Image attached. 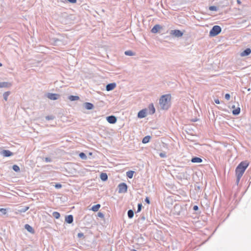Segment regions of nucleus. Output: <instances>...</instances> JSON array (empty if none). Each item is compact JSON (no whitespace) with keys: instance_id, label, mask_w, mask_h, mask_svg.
Returning <instances> with one entry per match:
<instances>
[{"instance_id":"18","label":"nucleus","mask_w":251,"mask_h":251,"mask_svg":"<svg viewBox=\"0 0 251 251\" xmlns=\"http://www.w3.org/2000/svg\"><path fill=\"white\" fill-rule=\"evenodd\" d=\"M202 161L201 158L197 156L193 157L191 159V162L193 163H201Z\"/></svg>"},{"instance_id":"43","label":"nucleus","mask_w":251,"mask_h":251,"mask_svg":"<svg viewBox=\"0 0 251 251\" xmlns=\"http://www.w3.org/2000/svg\"><path fill=\"white\" fill-rule=\"evenodd\" d=\"M145 201L146 203H147L148 204H150V199L148 197H146L145 200Z\"/></svg>"},{"instance_id":"26","label":"nucleus","mask_w":251,"mask_h":251,"mask_svg":"<svg viewBox=\"0 0 251 251\" xmlns=\"http://www.w3.org/2000/svg\"><path fill=\"white\" fill-rule=\"evenodd\" d=\"M240 112V107H237L236 109H235L232 111L233 115H235V116L239 115Z\"/></svg>"},{"instance_id":"44","label":"nucleus","mask_w":251,"mask_h":251,"mask_svg":"<svg viewBox=\"0 0 251 251\" xmlns=\"http://www.w3.org/2000/svg\"><path fill=\"white\" fill-rule=\"evenodd\" d=\"M54 43H55V45H58V42L60 41V40H59L58 39H54Z\"/></svg>"},{"instance_id":"53","label":"nucleus","mask_w":251,"mask_h":251,"mask_svg":"<svg viewBox=\"0 0 251 251\" xmlns=\"http://www.w3.org/2000/svg\"><path fill=\"white\" fill-rule=\"evenodd\" d=\"M2 66V64L0 62V67H1Z\"/></svg>"},{"instance_id":"34","label":"nucleus","mask_w":251,"mask_h":251,"mask_svg":"<svg viewBox=\"0 0 251 251\" xmlns=\"http://www.w3.org/2000/svg\"><path fill=\"white\" fill-rule=\"evenodd\" d=\"M142 203H138V208H137V210L136 212L138 213V212H140L142 209Z\"/></svg>"},{"instance_id":"28","label":"nucleus","mask_w":251,"mask_h":251,"mask_svg":"<svg viewBox=\"0 0 251 251\" xmlns=\"http://www.w3.org/2000/svg\"><path fill=\"white\" fill-rule=\"evenodd\" d=\"M134 172L133 171H129L126 172V176L129 178H132Z\"/></svg>"},{"instance_id":"16","label":"nucleus","mask_w":251,"mask_h":251,"mask_svg":"<svg viewBox=\"0 0 251 251\" xmlns=\"http://www.w3.org/2000/svg\"><path fill=\"white\" fill-rule=\"evenodd\" d=\"M74 218L73 215H69L65 217V221L68 224H72L73 222Z\"/></svg>"},{"instance_id":"9","label":"nucleus","mask_w":251,"mask_h":251,"mask_svg":"<svg viewBox=\"0 0 251 251\" xmlns=\"http://www.w3.org/2000/svg\"><path fill=\"white\" fill-rule=\"evenodd\" d=\"M147 110L144 109L140 110L138 113V117L139 118H143L147 116Z\"/></svg>"},{"instance_id":"32","label":"nucleus","mask_w":251,"mask_h":251,"mask_svg":"<svg viewBox=\"0 0 251 251\" xmlns=\"http://www.w3.org/2000/svg\"><path fill=\"white\" fill-rule=\"evenodd\" d=\"M79 156L82 159H87V156L84 152H80L79 154Z\"/></svg>"},{"instance_id":"14","label":"nucleus","mask_w":251,"mask_h":251,"mask_svg":"<svg viewBox=\"0 0 251 251\" xmlns=\"http://www.w3.org/2000/svg\"><path fill=\"white\" fill-rule=\"evenodd\" d=\"M12 84L8 82H0V88H9L11 86Z\"/></svg>"},{"instance_id":"19","label":"nucleus","mask_w":251,"mask_h":251,"mask_svg":"<svg viewBox=\"0 0 251 251\" xmlns=\"http://www.w3.org/2000/svg\"><path fill=\"white\" fill-rule=\"evenodd\" d=\"M100 178L102 181H106L108 179V176L106 173H102L100 175Z\"/></svg>"},{"instance_id":"50","label":"nucleus","mask_w":251,"mask_h":251,"mask_svg":"<svg viewBox=\"0 0 251 251\" xmlns=\"http://www.w3.org/2000/svg\"><path fill=\"white\" fill-rule=\"evenodd\" d=\"M237 2L238 4H240L241 3V2L240 0H237Z\"/></svg>"},{"instance_id":"31","label":"nucleus","mask_w":251,"mask_h":251,"mask_svg":"<svg viewBox=\"0 0 251 251\" xmlns=\"http://www.w3.org/2000/svg\"><path fill=\"white\" fill-rule=\"evenodd\" d=\"M12 169L14 171L16 172H18L20 171V167L17 165H14L12 166Z\"/></svg>"},{"instance_id":"48","label":"nucleus","mask_w":251,"mask_h":251,"mask_svg":"<svg viewBox=\"0 0 251 251\" xmlns=\"http://www.w3.org/2000/svg\"><path fill=\"white\" fill-rule=\"evenodd\" d=\"M0 211L1 212H2V213H3V214H5V213H6V209H4V208H1V209H0Z\"/></svg>"},{"instance_id":"7","label":"nucleus","mask_w":251,"mask_h":251,"mask_svg":"<svg viewBox=\"0 0 251 251\" xmlns=\"http://www.w3.org/2000/svg\"><path fill=\"white\" fill-rule=\"evenodd\" d=\"M170 34L178 38L181 37L183 35V33L179 30L175 29L171 30Z\"/></svg>"},{"instance_id":"52","label":"nucleus","mask_w":251,"mask_h":251,"mask_svg":"<svg viewBox=\"0 0 251 251\" xmlns=\"http://www.w3.org/2000/svg\"><path fill=\"white\" fill-rule=\"evenodd\" d=\"M131 251H137L136 250L133 249V250H131Z\"/></svg>"},{"instance_id":"38","label":"nucleus","mask_w":251,"mask_h":251,"mask_svg":"<svg viewBox=\"0 0 251 251\" xmlns=\"http://www.w3.org/2000/svg\"><path fill=\"white\" fill-rule=\"evenodd\" d=\"M54 119V117L53 116H47L46 117V119L47 120H51Z\"/></svg>"},{"instance_id":"45","label":"nucleus","mask_w":251,"mask_h":251,"mask_svg":"<svg viewBox=\"0 0 251 251\" xmlns=\"http://www.w3.org/2000/svg\"><path fill=\"white\" fill-rule=\"evenodd\" d=\"M77 236L79 238H81L82 237H83L84 236L83 233H78V234H77Z\"/></svg>"},{"instance_id":"35","label":"nucleus","mask_w":251,"mask_h":251,"mask_svg":"<svg viewBox=\"0 0 251 251\" xmlns=\"http://www.w3.org/2000/svg\"><path fill=\"white\" fill-rule=\"evenodd\" d=\"M159 156L161 158H166L167 157V155L166 154V153L165 152H162L159 153Z\"/></svg>"},{"instance_id":"39","label":"nucleus","mask_w":251,"mask_h":251,"mask_svg":"<svg viewBox=\"0 0 251 251\" xmlns=\"http://www.w3.org/2000/svg\"><path fill=\"white\" fill-rule=\"evenodd\" d=\"M138 242H140L141 243H143L145 241L144 238H143V237L141 236L139 238H138Z\"/></svg>"},{"instance_id":"10","label":"nucleus","mask_w":251,"mask_h":251,"mask_svg":"<svg viewBox=\"0 0 251 251\" xmlns=\"http://www.w3.org/2000/svg\"><path fill=\"white\" fill-rule=\"evenodd\" d=\"M1 154L4 157H9L13 155V153L12 152L9 150H2L1 151Z\"/></svg>"},{"instance_id":"6","label":"nucleus","mask_w":251,"mask_h":251,"mask_svg":"<svg viewBox=\"0 0 251 251\" xmlns=\"http://www.w3.org/2000/svg\"><path fill=\"white\" fill-rule=\"evenodd\" d=\"M118 188L119 193H125L127 191V186L125 183H121L119 184Z\"/></svg>"},{"instance_id":"51","label":"nucleus","mask_w":251,"mask_h":251,"mask_svg":"<svg viewBox=\"0 0 251 251\" xmlns=\"http://www.w3.org/2000/svg\"><path fill=\"white\" fill-rule=\"evenodd\" d=\"M142 219H143V220H145V217H144V216H143V217H142Z\"/></svg>"},{"instance_id":"17","label":"nucleus","mask_w":251,"mask_h":251,"mask_svg":"<svg viewBox=\"0 0 251 251\" xmlns=\"http://www.w3.org/2000/svg\"><path fill=\"white\" fill-rule=\"evenodd\" d=\"M161 28V26L159 25H155L151 29V31L152 33H156L159 29Z\"/></svg>"},{"instance_id":"3","label":"nucleus","mask_w":251,"mask_h":251,"mask_svg":"<svg viewBox=\"0 0 251 251\" xmlns=\"http://www.w3.org/2000/svg\"><path fill=\"white\" fill-rule=\"evenodd\" d=\"M173 213L175 215L179 216L184 214V209L180 205L176 204L173 208Z\"/></svg>"},{"instance_id":"12","label":"nucleus","mask_w":251,"mask_h":251,"mask_svg":"<svg viewBox=\"0 0 251 251\" xmlns=\"http://www.w3.org/2000/svg\"><path fill=\"white\" fill-rule=\"evenodd\" d=\"M116 86V84L115 83H111L108 84L106 86V90L107 91H110L113 90Z\"/></svg>"},{"instance_id":"5","label":"nucleus","mask_w":251,"mask_h":251,"mask_svg":"<svg viewBox=\"0 0 251 251\" xmlns=\"http://www.w3.org/2000/svg\"><path fill=\"white\" fill-rule=\"evenodd\" d=\"M46 97L51 100H57L60 98V95L58 94L48 93L46 95Z\"/></svg>"},{"instance_id":"24","label":"nucleus","mask_w":251,"mask_h":251,"mask_svg":"<svg viewBox=\"0 0 251 251\" xmlns=\"http://www.w3.org/2000/svg\"><path fill=\"white\" fill-rule=\"evenodd\" d=\"M10 94V91H7V92H4L3 93V99L5 100V101H7V100L8 97V96H9Z\"/></svg>"},{"instance_id":"13","label":"nucleus","mask_w":251,"mask_h":251,"mask_svg":"<svg viewBox=\"0 0 251 251\" xmlns=\"http://www.w3.org/2000/svg\"><path fill=\"white\" fill-rule=\"evenodd\" d=\"M83 107L87 110H91L94 108V106L92 103L88 102L83 103Z\"/></svg>"},{"instance_id":"49","label":"nucleus","mask_w":251,"mask_h":251,"mask_svg":"<svg viewBox=\"0 0 251 251\" xmlns=\"http://www.w3.org/2000/svg\"><path fill=\"white\" fill-rule=\"evenodd\" d=\"M214 101L216 104H219L220 103V100L218 99H215Z\"/></svg>"},{"instance_id":"36","label":"nucleus","mask_w":251,"mask_h":251,"mask_svg":"<svg viewBox=\"0 0 251 251\" xmlns=\"http://www.w3.org/2000/svg\"><path fill=\"white\" fill-rule=\"evenodd\" d=\"M241 176H236V183L238 185L239 181H240V180L241 178Z\"/></svg>"},{"instance_id":"8","label":"nucleus","mask_w":251,"mask_h":251,"mask_svg":"<svg viewBox=\"0 0 251 251\" xmlns=\"http://www.w3.org/2000/svg\"><path fill=\"white\" fill-rule=\"evenodd\" d=\"M106 120L109 123L114 124L116 123L117 119L115 116L111 115L106 117Z\"/></svg>"},{"instance_id":"21","label":"nucleus","mask_w":251,"mask_h":251,"mask_svg":"<svg viewBox=\"0 0 251 251\" xmlns=\"http://www.w3.org/2000/svg\"><path fill=\"white\" fill-rule=\"evenodd\" d=\"M25 227L28 232L30 233H33L34 232L33 228L28 224L25 225Z\"/></svg>"},{"instance_id":"41","label":"nucleus","mask_w":251,"mask_h":251,"mask_svg":"<svg viewBox=\"0 0 251 251\" xmlns=\"http://www.w3.org/2000/svg\"><path fill=\"white\" fill-rule=\"evenodd\" d=\"M55 187L57 189L61 188L62 187V185L60 183H57L55 185Z\"/></svg>"},{"instance_id":"2","label":"nucleus","mask_w":251,"mask_h":251,"mask_svg":"<svg viewBox=\"0 0 251 251\" xmlns=\"http://www.w3.org/2000/svg\"><path fill=\"white\" fill-rule=\"evenodd\" d=\"M249 164V163L247 161H242L239 163L235 169L236 176H242Z\"/></svg>"},{"instance_id":"27","label":"nucleus","mask_w":251,"mask_h":251,"mask_svg":"<svg viewBox=\"0 0 251 251\" xmlns=\"http://www.w3.org/2000/svg\"><path fill=\"white\" fill-rule=\"evenodd\" d=\"M127 215H128V217L129 219L132 218L134 216L133 211L131 209L128 210V211H127Z\"/></svg>"},{"instance_id":"37","label":"nucleus","mask_w":251,"mask_h":251,"mask_svg":"<svg viewBox=\"0 0 251 251\" xmlns=\"http://www.w3.org/2000/svg\"><path fill=\"white\" fill-rule=\"evenodd\" d=\"M98 216L101 218H104V215L102 212H99L98 213Z\"/></svg>"},{"instance_id":"40","label":"nucleus","mask_w":251,"mask_h":251,"mask_svg":"<svg viewBox=\"0 0 251 251\" xmlns=\"http://www.w3.org/2000/svg\"><path fill=\"white\" fill-rule=\"evenodd\" d=\"M44 160L46 162H50L51 161V159L50 157H45Z\"/></svg>"},{"instance_id":"46","label":"nucleus","mask_w":251,"mask_h":251,"mask_svg":"<svg viewBox=\"0 0 251 251\" xmlns=\"http://www.w3.org/2000/svg\"><path fill=\"white\" fill-rule=\"evenodd\" d=\"M199 209V207L197 205H194L193 206V210L194 211H197Z\"/></svg>"},{"instance_id":"25","label":"nucleus","mask_w":251,"mask_h":251,"mask_svg":"<svg viewBox=\"0 0 251 251\" xmlns=\"http://www.w3.org/2000/svg\"><path fill=\"white\" fill-rule=\"evenodd\" d=\"M28 209H29L28 206H25V207H21V208H20L18 210V211L20 213H24V212H25Z\"/></svg>"},{"instance_id":"22","label":"nucleus","mask_w":251,"mask_h":251,"mask_svg":"<svg viewBox=\"0 0 251 251\" xmlns=\"http://www.w3.org/2000/svg\"><path fill=\"white\" fill-rule=\"evenodd\" d=\"M151 137L150 136H146L144 137L142 140V143L144 144H146L149 142Z\"/></svg>"},{"instance_id":"29","label":"nucleus","mask_w":251,"mask_h":251,"mask_svg":"<svg viewBox=\"0 0 251 251\" xmlns=\"http://www.w3.org/2000/svg\"><path fill=\"white\" fill-rule=\"evenodd\" d=\"M52 216L55 219H58L59 218L60 215L59 212L54 211L52 213Z\"/></svg>"},{"instance_id":"1","label":"nucleus","mask_w":251,"mask_h":251,"mask_svg":"<svg viewBox=\"0 0 251 251\" xmlns=\"http://www.w3.org/2000/svg\"><path fill=\"white\" fill-rule=\"evenodd\" d=\"M171 96L170 94L164 95L161 97L159 104L161 109L167 110L171 106Z\"/></svg>"},{"instance_id":"15","label":"nucleus","mask_w":251,"mask_h":251,"mask_svg":"<svg viewBox=\"0 0 251 251\" xmlns=\"http://www.w3.org/2000/svg\"><path fill=\"white\" fill-rule=\"evenodd\" d=\"M251 53V50L247 48L240 53L241 56H246L249 55Z\"/></svg>"},{"instance_id":"23","label":"nucleus","mask_w":251,"mask_h":251,"mask_svg":"<svg viewBox=\"0 0 251 251\" xmlns=\"http://www.w3.org/2000/svg\"><path fill=\"white\" fill-rule=\"evenodd\" d=\"M100 207V204H97L93 205L91 209L94 212H96V211H98V210L99 209Z\"/></svg>"},{"instance_id":"4","label":"nucleus","mask_w":251,"mask_h":251,"mask_svg":"<svg viewBox=\"0 0 251 251\" xmlns=\"http://www.w3.org/2000/svg\"><path fill=\"white\" fill-rule=\"evenodd\" d=\"M221 31L222 28L220 26L217 25H214L210 31L209 36L214 37L220 33Z\"/></svg>"},{"instance_id":"30","label":"nucleus","mask_w":251,"mask_h":251,"mask_svg":"<svg viewBox=\"0 0 251 251\" xmlns=\"http://www.w3.org/2000/svg\"><path fill=\"white\" fill-rule=\"evenodd\" d=\"M125 54L126 55H128V56H133V55H134V53L133 51H132L131 50H126L125 52Z\"/></svg>"},{"instance_id":"20","label":"nucleus","mask_w":251,"mask_h":251,"mask_svg":"<svg viewBox=\"0 0 251 251\" xmlns=\"http://www.w3.org/2000/svg\"><path fill=\"white\" fill-rule=\"evenodd\" d=\"M68 99L71 101H75V100H78L79 99V97L77 96L71 95V96H69Z\"/></svg>"},{"instance_id":"33","label":"nucleus","mask_w":251,"mask_h":251,"mask_svg":"<svg viewBox=\"0 0 251 251\" xmlns=\"http://www.w3.org/2000/svg\"><path fill=\"white\" fill-rule=\"evenodd\" d=\"M209 9L211 11H217L218 7L216 6H211L209 7Z\"/></svg>"},{"instance_id":"11","label":"nucleus","mask_w":251,"mask_h":251,"mask_svg":"<svg viewBox=\"0 0 251 251\" xmlns=\"http://www.w3.org/2000/svg\"><path fill=\"white\" fill-rule=\"evenodd\" d=\"M149 114L152 115L155 113V109L152 103L149 105L148 109H147Z\"/></svg>"},{"instance_id":"42","label":"nucleus","mask_w":251,"mask_h":251,"mask_svg":"<svg viewBox=\"0 0 251 251\" xmlns=\"http://www.w3.org/2000/svg\"><path fill=\"white\" fill-rule=\"evenodd\" d=\"M230 98V95L229 94H226L225 95V99L227 100H229Z\"/></svg>"},{"instance_id":"47","label":"nucleus","mask_w":251,"mask_h":251,"mask_svg":"<svg viewBox=\"0 0 251 251\" xmlns=\"http://www.w3.org/2000/svg\"><path fill=\"white\" fill-rule=\"evenodd\" d=\"M67 0L72 3H75L76 1V0Z\"/></svg>"}]
</instances>
